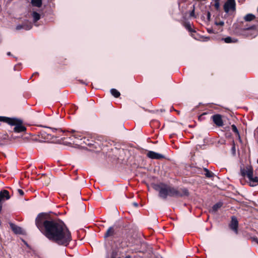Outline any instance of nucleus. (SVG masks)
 I'll use <instances>...</instances> for the list:
<instances>
[{
	"mask_svg": "<svg viewBox=\"0 0 258 258\" xmlns=\"http://www.w3.org/2000/svg\"><path fill=\"white\" fill-rule=\"evenodd\" d=\"M208 32L209 33H214L213 29H208Z\"/></svg>",
	"mask_w": 258,
	"mask_h": 258,
	"instance_id": "40",
	"label": "nucleus"
},
{
	"mask_svg": "<svg viewBox=\"0 0 258 258\" xmlns=\"http://www.w3.org/2000/svg\"><path fill=\"white\" fill-rule=\"evenodd\" d=\"M35 224L40 232L50 241L67 246L72 240L71 231L61 220L40 213L35 219Z\"/></svg>",
	"mask_w": 258,
	"mask_h": 258,
	"instance_id": "1",
	"label": "nucleus"
},
{
	"mask_svg": "<svg viewBox=\"0 0 258 258\" xmlns=\"http://www.w3.org/2000/svg\"><path fill=\"white\" fill-rule=\"evenodd\" d=\"M250 239H251L252 241H255V242L258 243V238L256 236L251 237Z\"/></svg>",
	"mask_w": 258,
	"mask_h": 258,
	"instance_id": "30",
	"label": "nucleus"
},
{
	"mask_svg": "<svg viewBox=\"0 0 258 258\" xmlns=\"http://www.w3.org/2000/svg\"><path fill=\"white\" fill-rule=\"evenodd\" d=\"M207 17L208 21H210L211 19V13L210 12H208L207 14Z\"/></svg>",
	"mask_w": 258,
	"mask_h": 258,
	"instance_id": "33",
	"label": "nucleus"
},
{
	"mask_svg": "<svg viewBox=\"0 0 258 258\" xmlns=\"http://www.w3.org/2000/svg\"><path fill=\"white\" fill-rule=\"evenodd\" d=\"M7 55L11 56V55H12V54H11V52H7Z\"/></svg>",
	"mask_w": 258,
	"mask_h": 258,
	"instance_id": "43",
	"label": "nucleus"
},
{
	"mask_svg": "<svg viewBox=\"0 0 258 258\" xmlns=\"http://www.w3.org/2000/svg\"><path fill=\"white\" fill-rule=\"evenodd\" d=\"M22 29H23V24H22V25H18L16 27V29L17 30H21Z\"/></svg>",
	"mask_w": 258,
	"mask_h": 258,
	"instance_id": "32",
	"label": "nucleus"
},
{
	"mask_svg": "<svg viewBox=\"0 0 258 258\" xmlns=\"http://www.w3.org/2000/svg\"><path fill=\"white\" fill-rule=\"evenodd\" d=\"M2 208H3V203L0 202V213L2 212Z\"/></svg>",
	"mask_w": 258,
	"mask_h": 258,
	"instance_id": "39",
	"label": "nucleus"
},
{
	"mask_svg": "<svg viewBox=\"0 0 258 258\" xmlns=\"http://www.w3.org/2000/svg\"><path fill=\"white\" fill-rule=\"evenodd\" d=\"M110 93L112 96L115 98H118L120 96V92L115 89H111L110 90Z\"/></svg>",
	"mask_w": 258,
	"mask_h": 258,
	"instance_id": "23",
	"label": "nucleus"
},
{
	"mask_svg": "<svg viewBox=\"0 0 258 258\" xmlns=\"http://www.w3.org/2000/svg\"><path fill=\"white\" fill-rule=\"evenodd\" d=\"M132 204L136 208H137L139 206L138 204L137 203H136V202H134V203H132Z\"/></svg>",
	"mask_w": 258,
	"mask_h": 258,
	"instance_id": "37",
	"label": "nucleus"
},
{
	"mask_svg": "<svg viewBox=\"0 0 258 258\" xmlns=\"http://www.w3.org/2000/svg\"><path fill=\"white\" fill-rule=\"evenodd\" d=\"M147 156L152 159H163L165 158L163 155L152 151H149L147 154Z\"/></svg>",
	"mask_w": 258,
	"mask_h": 258,
	"instance_id": "10",
	"label": "nucleus"
},
{
	"mask_svg": "<svg viewBox=\"0 0 258 258\" xmlns=\"http://www.w3.org/2000/svg\"><path fill=\"white\" fill-rule=\"evenodd\" d=\"M215 24L217 26H223L224 25V22L222 21H215Z\"/></svg>",
	"mask_w": 258,
	"mask_h": 258,
	"instance_id": "26",
	"label": "nucleus"
},
{
	"mask_svg": "<svg viewBox=\"0 0 258 258\" xmlns=\"http://www.w3.org/2000/svg\"><path fill=\"white\" fill-rule=\"evenodd\" d=\"M50 130H51L52 132L53 133H56L55 135H52L53 137L55 138L59 137L64 132L61 128H54V127H48Z\"/></svg>",
	"mask_w": 258,
	"mask_h": 258,
	"instance_id": "12",
	"label": "nucleus"
},
{
	"mask_svg": "<svg viewBox=\"0 0 258 258\" xmlns=\"http://www.w3.org/2000/svg\"><path fill=\"white\" fill-rule=\"evenodd\" d=\"M223 204L221 202H219L214 205L212 208V209L210 211V212L215 213L218 210L220 209Z\"/></svg>",
	"mask_w": 258,
	"mask_h": 258,
	"instance_id": "14",
	"label": "nucleus"
},
{
	"mask_svg": "<svg viewBox=\"0 0 258 258\" xmlns=\"http://www.w3.org/2000/svg\"><path fill=\"white\" fill-rule=\"evenodd\" d=\"M222 40H224V42L226 43H235L238 41L237 39H233L230 36H228L226 38H222Z\"/></svg>",
	"mask_w": 258,
	"mask_h": 258,
	"instance_id": "18",
	"label": "nucleus"
},
{
	"mask_svg": "<svg viewBox=\"0 0 258 258\" xmlns=\"http://www.w3.org/2000/svg\"><path fill=\"white\" fill-rule=\"evenodd\" d=\"M31 4L32 6L40 8L42 5V0H31Z\"/></svg>",
	"mask_w": 258,
	"mask_h": 258,
	"instance_id": "17",
	"label": "nucleus"
},
{
	"mask_svg": "<svg viewBox=\"0 0 258 258\" xmlns=\"http://www.w3.org/2000/svg\"><path fill=\"white\" fill-rule=\"evenodd\" d=\"M213 122L218 127L222 126L224 125L222 116L220 114H216L211 116Z\"/></svg>",
	"mask_w": 258,
	"mask_h": 258,
	"instance_id": "9",
	"label": "nucleus"
},
{
	"mask_svg": "<svg viewBox=\"0 0 258 258\" xmlns=\"http://www.w3.org/2000/svg\"><path fill=\"white\" fill-rule=\"evenodd\" d=\"M11 198L8 190L3 189L0 191V202H3Z\"/></svg>",
	"mask_w": 258,
	"mask_h": 258,
	"instance_id": "11",
	"label": "nucleus"
},
{
	"mask_svg": "<svg viewBox=\"0 0 258 258\" xmlns=\"http://www.w3.org/2000/svg\"><path fill=\"white\" fill-rule=\"evenodd\" d=\"M8 138V135L7 134L4 135L3 137L0 138V141H2L4 140H6Z\"/></svg>",
	"mask_w": 258,
	"mask_h": 258,
	"instance_id": "28",
	"label": "nucleus"
},
{
	"mask_svg": "<svg viewBox=\"0 0 258 258\" xmlns=\"http://www.w3.org/2000/svg\"><path fill=\"white\" fill-rule=\"evenodd\" d=\"M41 137L44 138V139H50L51 138V135L49 133H47L44 131H42L40 132Z\"/></svg>",
	"mask_w": 258,
	"mask_h": 258,
	"instance_id": "22",
	"label": "nucleus"
},
{
	"mask_svg": "<svg viewBox=\"0 0 258 258\" xmlns=\"http://www.w3.org/2000/svg\"><path fill=\"white\" fill-rule=\"evenodd\" d=\"M255 18V17L254 15L252 14H248L244 16V19L246 22H249L254 20Z\"/></svg>",
	"mask_w": 258,
	"mask_h": 258,
	"instance_id": "20",
	"label": "nucleus"
},
{
	"mask_svg": "<svg viewBox=\"0 0 258 258\" xmlns=\"http://www.w3.org/2000/svg\"><path fill=\"white\" fill-rule=\"evenodd\" d=\"M214 7L216 10H218L220 8V3L219 2H214Z\"/></svg>",
	"mask_w": 258,
	"mask_h": 258,
	"instance_id": "27",
	"label": "nucleus"
},
{
	"mask_svg": "<svg viewBox=\"0 0 258 258\" xmlns=\"http://www.w3.org/2000/svg\"><path fill=\"white\" fill-rule=\"evenodd\" d=\"M117 255V252L116 251H113L111 254V258H116Z\"/></svg>",
	"mask_w": 258,
	"mask_h": 258,
	"instance_id": "29",
	"label": "nucleus"
},
{
	"mask_svg": "<svg viewBox=\"0 0 258 258\" xmlns=\"http://www.w3.org/2000/svg\"><path fill=\"white\" fill-rule=\"evenodd\" d=\"M184 26L185 28L190 32H196V31L194 30L191 27L190 24L189 22H185L184 24Z\"/></svg>",
	"mask_w": 258,
	"mask_h": 258,
	"instance_id": "24",
	"label": "nucleus"
},
{
	"mask_svg": "<svg viewBox=\"0 0 258 258\" xmlns=\"http://www.w3.org/2000/svg\"><path fill=\"white\" fill-rule=\"evenodd\" d=\"M236 33L238 35L242 36L245 38L252 39L256 37L258 35V29L256 25H252L248 27L245 26L242 29H237Z\"/></svg>",
	"mask_w": 258,
	"mask_h": 258,
	"instance_id": "4",
	"label": "nucleus"
},
{
	"mask_svg": "<svg viewBox=\"0 0 258 258\" xmlns=\"http://www.w3.org/2000/svg\"><path fill=\"white\" fill-rule=\"evenodd\" d=\"M223 8L224 11L227 13H228L230 10L235 11L236 10V4L235 0L227 1L224 5Z\"/></svg>",
	"mask_w": 258,
	"mask_h": 258,
	"instance_id": "8",
	"label": "nucleus"
},
{
	"mask_svg": "<svg viewBox=\"0 0 258 258\" xmlns=\"http://www.w3.org/2000/svg\"><path fill=\"white\" fill-rule=\"evenodd\" d=\"M125 258H131V256L128 255H126Z\"/></svg>",
	"mask_w": 258,
	"mask_h": 258,
	"instance_id": "44",
	"label": "nucleus"
},
{
	"mask_svg": "<svg viewBox=\"0 0 258 258\" xmlns=\"http://www.w3.org/2000/svg\"><path fill=\"white\" fill-rule=\"evenodd\" d=\"M194 14H195V11H194V10H193L191 11V12L190 13V16L193 17V16H194Z\"/></svg>",
	"mask_w": 258,
	"mask_h": 258,
	"instance_id": "38",
	"label": "nucleus"
},
{
	"mask_svg": "<svg viewBox=\"0 0 258 258\" xmlns=\"http://www.w3.org/2000/svg\"><path fill=\"white\" fill-rule=\"evenodd\" d=\"M257 164H258V159L257 160Z\"/></svg>",
	"mask_w": 258,
	"mask_h": 258,
	"instance_id": "45",
	"label": "nucleus"
},
{
	"mask_svg": "<svg viewBox=\"0 0 258 258\" xmlns=\"http://www.w3.org/2000/svg\"><path fill=\"white\" fill-rule=\"evenodd\" d=\"M118 258H121L120 257H119Z\"/></svg>",
	"mask_w": 258,
	"mask_h": 258,
	"instance_id": "46",
	"label": "nucleus"
},
{
	"mask_svg": "<svg viewBox=\"0 0 258 258\" xmlns=\"http://www.w3.org/2000/svg\"><path fill=\"white\" fill-rule=\"evenodd\" d=\"M31 16L33 18L34 23L37 22L40 19L41 16L40 15L35 11H33L31 13Z\"/></svg>",
	"mask_w": 258,
	"mask_h": 258,
	"instance_id": "15",
	"label": "nucleus"
},
{
	"mask_svg": "<svg viewBox=\"0 0 258 258\" xmlns=\"http://www.w3.org/2000/svg\"><path fill=\"white\" fill-rule=\"evenodd\" d=\"M241 174L243 177L246 176L249 179V185L250 186H255L258 185V177L253 176V170L251 166L247 165L244 168H240Z\"/></svg>",
	"mask_w": 258,
	"mask_h": 258,
	"instance_id": "5",
	"label": "nucleus"
},
{
	"mask_svg": "<svg viewBox=\"0 0 258 258\" xmlns=\"http://www.w3.org/2000/svg\"><path fill=\"white\" fill-rule=\"evenodd\" d=\"M204 171L205 172V175L207 178H212L214 177V174L206 168H204Z\"/></svg>",
	"mask_w": 258,
	"mask_h": 258,
	"instance_id": "21",
	"label": "nucleus"
},
{
	"mask_svg": "<svg viewBox=\"0 0 258 258\" xmlns=\"http://www.w3.org/2000/svg\"><path fill=\"white\" fill-rule=\"evenodd\" d=\"M0 121L6 122L10 125L15 126L13 130L15 133H20L26 131V127L23 125V121L20 119L0 116Z\"/></svg>",
	"mask_w": 258,
	"mask_h": 258,
	"instance_id": "3",
	"label": "nucleus"
},
{
	"mask_svg": "<svg viewBox=\"0 0 258 258\" xmlns=\"http://www.w3.org/2000/svg\"><path fill=\"white\" fill-rule=\"evenodd\" d=\"M18 192L19 194V195L21 196H23L24 195V192L23 191V190H22L21 189H18Z\"/></svg>",
	"mask_w": 258,
	"mask_h": 258,
	"instance_id": "31",
	"label": "nucleus"
},
{
	"mask_svg": "<svg viewBox=\"0 0 258 258\" xmlns=\"http://www.w3.org/2000/svg\"><path fill=\"white\" fill-rule=\"evenodd\" d=\"M71 133L73 134L75 138L81 140L83 138V134L82 133L77 132L74 130H72Z\"/></svg>",
	"mask_w": 258,
	"mask_h": 258,
	"instance_id": "16",
	"label": "nucleus"
},
{
	"mask_svg": "<svg viewBox=\"0 0 258 258\" xmlns=\"http://www.w3.org/2000/svg\"><path fill=\"white\" fill-rule=\"evenodd\" d=\"M232 151L235 153V143L234 142H233V146L232 147Z\"/></svg>",
	"mask_w": 258,
	"mask_h": 258,
	"instance_id": "35",
	"label": "nucleus"
},
{
	"mask_svg": "<svg viewBox=\"0 0 258 258\" xmlns=\"http://www.w3.org/2000/svg\"><path fill=\"white\" fill-rule=\"evenodd\" d=\"M10 226L13 231L16 234H21L22 232V228L15 224L10 223Z\"/></svg>",
	"mask_w": 258,
	"mask_h": 258,
	"instance_id": "13",
	"label": "nucleus"
},
{
	"mask_svg": "<svg viewBox=\"0 0 258 258\" xmlns=\"http://www.w3.org/2000/svg\"><path fill=\"white\" fill-rule=\"evenodd\" d=\"M88 145L90 146H92V147H93L94 148H95L96 149L97 148V146L96 145V143H93H93H88Z\"/></svg>",
	"mask_w": 258,
	"mask_h": 258,
	"instance_id": "34",
	"label": "nucleus"
},
{
	"mask_svg": "<svg viewBox=\"0 0 258 258\" xmlns=\"http://www.w3.org/2000/svg\"><path fill=\"white\" fill-rule=\"evenodd\" d=\"M119 231V228H118L116 225L110 226L108 228V229L105 233L104 235V237L105 238L109 237H117L120 235Z\"/></svg>",
	"mask_w": 258,
	"mask_h": 258,
	"instance_id": "6",
	"label": "nucleus"
},
{
	"mask_svg": "<svg viewBox=\"0 0 258 258\" xmlns=\"http://www.w3.org/2000/svg\"><path fill=\"white\" fill-rule=\"evenodd\" d=\"M23 29L26 30H30L33 26V25L31 22L29 21H26L25 23L23 24Z\"/></svg>",
	"mask_w": 258,
	"mask_h": 258,
	"instance_id": "19",
	"label": "nucleus"
},
{
	"mask_svg": "<svg viewBox=\"0 0 258 258\" xmlns=\"http://www.w3.org/2000/svg\"><path fill=\"white\" fill-rule=\"evenodd\" d=\"M231 129L232 130V131L236 134V135H238L239 137L240 136H239V131L237 128V127L234 124H233L231 125Z\"/></svg>",
	"mask_w": 258,
	"mask_h": 258,
	"instance_id": "25",
	"label": "nucleus"
},
{
	"mask_svg": "<svg viewBox=\"0 0 258 258\" xmlns=\"http://www.w3.org/2000/svg\"><path fill=\"white\" fill-rule=\"evenodd\" d=\"M39 76V73L38 72H35L34 73H33L31 77V79L34 77V76Z\"/></svg>",
	"mask_w": 258,
	"mask_h": 258,
	"instance_id": "36",
	"label": "nucleus"
},
{
	"mask_svg": "<svg viewBox=\"0 0 258 258\" xmlns=\"http://www.w3.org/2000/svg\"><path fill=\"white\" fill-rule=\"evenodd\" d=\"M153 187L156 191H158L159 197L164 200H166L168 197L179 198L188 197L189 195L188 190L185 187L178 188L163 182L154 184Z\"/></svg>",
	"mask_w": 258,
	"mask_h": 258,
	"instance_id": "2",
	"label": "nucleus"
},
{
	"mask_svg": "<svg viewBox=\"0 0 258 258\" xmlns=\"http://www.w3.org/2000/svg\"><path fill=\"white\" fill-rule=\"evenodd\" d=\"M82 84H86V85H87V83H85L83 80H80L79 81Z\"/></svg>",
	"mask_w": 258,
	"mask_h": 258,
	"instance_id": "42",
	"label": "nucleus"
},
{
	"mask_svg": "<svg viewBox=\"0 0 258 258\" xmlns=\"http://www.w3.org/2000/svg\"><path fill=\"white\" fill-rule=\"evenodd\" d=\"M238 224L239 223L237 218L234 216H232L230 223L229 224V227L230 229L234 231V232L236 234L238 233Z\"/></svg>",
	"mask_w": 258,
	"mask_h": 258,
	"instance_id": "7",
	"label": "nucleus"
},
{
	"mask_svg": "<svg viewBox=\"0 0 258 258\" xmlns=\"http://www.w3.org/2000/svg\"><path fill=\"white\" fill-rule=\"evenodd\" d=\"M205 114H207V113H203L202 114H201V115L199 116V119H201V118L202 117V116H203V115H205Z\"/></svg>",
	"mask_w": 258,
	"mask_h": 258,
	"instance_id": "41",
	"label": "nucleus"
}]
</instances>
